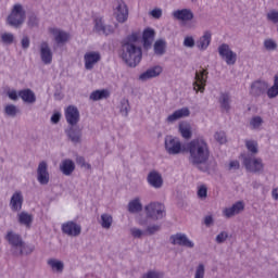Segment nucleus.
I'll use <instances>...</instances> for the list:
<instances>
[{
	"mask_svg": "<svg viewBox=\"0 0 278 278\" xmlns=\"http://www.w3.org/2000/svg\"><path fill=\"white\" fill-rule=\"evenodd\" d=\"M126 40L127 41L122 45V59L128 66L136 67L138 63L142 61V48L134 45V42H138V34L134 33L128 36Z\"/></svg>",
	"mask_w": 278,
	"mask_h": 278,
	"instance_id": "nucleus-1",
	"label": "nucleus"
},
{
	"mask_svg": "<svg viewBox=\"0 0 278 278\" xmlns=\"http://www.w3.org/2000/svg\"><path fill=\"white\" fill-rule=\"evenodd\" d=\"M192 164H205L210 160V149L203 139H193L188 144Z\"/></svg>",
	"mask_w": 278,
	"mask_h": 278,
	"instance_id": "nucleus-2",
	"label": "nucleus"
},
{
	"mask_svg": "<svg viewBox=\"0 0 278 278\" xmlns=\"http://www.w3.org/2000/svg\"><path fill=\"white\" fill-rule=\"evenodd\" d=\"M65 119L71 125L67 136L72 142H81V129L75 128V125L79 123V110L76 106L70 105L65 110Z\"/></svg>",
	"mask_w": 278,
	"mask_h": 278,
	"instance_id": "nucleus-3",
	"label": "nucleus"
},
{
	"mask_svg": "<svg viewBox=\"0 0 278 278\" xmlns=\"http://www.w3.org/2000/svg\"><path fill=\"white\" fill-rule=\"evenodd\" d=\"M5 240L11 244L12 249L14 250V255H29L34 251V248L29 245H25V242H23V238H21V235L9 231L5 236Z\"/></svg>",
	"mask_w": 278,
	"mask_h": 278,
	"instance_id": "nucleus-4",
	"label": "nucleus"
},
{
	"mask_svg": "<svg viewBox=\"0 0 278 278\" xmlns=\"http://www.w3.org/2000/svg\"><path fill=\"white\" fill-rule=\"evenodd\" d=\"M146 214L152 220H160L166 216V207L160 202H151L146 206Z\"/></svg>",
	"mask_w": 278,
	"mask_h": 278,
	"instance_id": "nucleus-5",
	"label": "nucleus"
},
{
	"mask_svg": "<svg viewBox=\"0 0 278 278\" xmlns=\"http://www.w3.org/2000/svg\"><path fill=\"white\" fill-rule=\"evenodd\" d=\"M165 149L169 155H179V153H186V147L181 144L179 138L173 136H167L165 138Z\"/></svg>",
	"mask_w": 278,
	"mask_h": 278,
	"instance_id": "nucleus-6",
	"label": "nucleus"
},
{
	"mask_svg": "<svg viewBox=\"0 0 278 278\" xmlns=\"http://www.w3.org/2000/svg\"><path fill=\"white\" fill-rule=\"evenodd\" d=\"M25 22V11L23 10V5L15 4L11 14L8 16V23L12 27H18L23 25Z\"/></svg>",
	"mask_w": 278,
	"mask_h": 278,
	"instance_id": "nucleus-7",
	"label": "nucleus"
},
{
	"mask_svg": "<svg viewBox=\"0 0 278 278\" xmlns=\"http://www.w3.org/2000/svg\"><path fill=\"white\" fill-rule=\"evenodd\" d=\"M243 165L249 173H260L264 170L262 159H255V156L250 154L243 156Z\"/></svg>",
	"mask_w": 278,
	"mask_h": 278,
	"instance_id": "nucleus-8",
	"label": "nucleus"
},
{
	"mask_svg": "<svg viewBox=\"0 0 278 278\" xmlns=\"http://www.w3.org/2000/svg\"><path fill=\"white\" fill-rule=\"evenodd\" d=\"M218 52L220 58L225 60L226 64H228L229 66L236 64L238 55L233 51H231V49H229V45L223 43L222 46H219Z\"/></svg>",
	"mask_w": 278,
	"mask_h": 278,
	"instance_id": "nucleus-9",
	"label": "nucleus"
},
{
	"mask_svg": "<svg viewBox=\"0 0 278 278\" xmlns=\"http://www.w3.org/2000/svg\"><path fill=\"white\" fill-rule=\"evenodd\" d=\"M218 52L220 58L225 60L226 64H228L229 66L236 64L238 55L233 51H231V49H229V45L223 43L222 46H219Z\"/></svg>",
	"mask_w": 278,
	"mask_h": 278,
	"instance_id": "nucleus-10",
	"label": "nucleus"
},
{
	"mask_svg": "<svg viewBox=\"0 0 278 278\" xmlns=\"http://www.w3.org/2000/svg\"><path fill=\"white\" fill-rule=\"evenodd\" d=\"M115 18L118 23H125L129 18V9L123 0H116Z\"/></svg>",
	"mask_w": 278,
	"mask_h": 278,
	"instance_id": "nucleus-11",
	"label": "nucleus"
},
{
	"mask_svg": "<svg viewBox=\"0 0 278 278\" xmlns=\"http://www.w3.org/2000/svg\"><path fill=\"white\" fill-rule=\"evenodd\" d=\"M207 84V70H202L195 73V81L193 83V89L195 92H203Z\"/></svg>",
	"mask_w": 278,
	"mask_h": 278,
	"instance_id": "nucleus-12",
	"label": "nucleus"
},
{
	"mask_svg": "<svg viewBox=\"0 0 278 278\" xmlns=\"http://www.w3.org/2000/svg\"><path fill=\"white\" fill-rule=\"evenodd\" d=\"M62 232L66 236L77 237L79 233H81V226H79L75 222H67L62 224Z\"/></svg>",
	"mask_w": 278,
	"mask_h": 278,
	"instance_id": "nucleus-13",
	"label": "nucleus"
},
{
	"mask_svg": "<svg viewBox=\"0 0 278 278\" xmlns=\"http://www.w3.org/2000/svg\"><path fill=\"white\" fill-rule=\"evenodd\" d=\"M172 244H178L179 247H187V249H192L194 243L188 239L184 233H176L170 237Z\"/></svg>",
	"mask_w": 278,
	"mask_h": 278,
	"instance_id": "nucleus-14",
	"label": "nucleus"
},
{
	"mask_svg": "<svg viewBox=\"0 0 278 278\" xmlns=\"http://www.w3.org/2000/svg\"><path fill=\"white\" fill-rule=\"evenodd\" d=\"M266 90H268V83L256 80L251 85L250 94L252 97H261Z\"/></svg>",
	"mask_w": 278,
	"mask_h": 278,
	"instance_id": "nucleus-15",
	"label": "nucleus"
},
{
	"mask_svg": "<svg viewBox=\"0 0 278 278\" xmlns=\"http://www.w3.org/2000/svg\"><path fill=\"white\" fill-rule=\"evenodd\" d=\"M101 61V54L99 52H87L85 54V68L92 71L97 62Z\"/></svg>",
	"mask_w": 278,
	"mask_h": 278,
	"instance_id": "nucleus-16",
	"label": "nucleus"
},
{
	"mask_svg": "<svg viewBox=\"0 0 278 278\" xmlns=\"http://www.w3.org/2000/svg\"><path fill=\"white\" fill-rule=\"evenodd\" d=\"M37 179L41 186H47L49 184V172L47 170V162L42 161L39 163L38 169H37Z\"/></svg>",
	"mask_w": 278,
	"mask_h": 278,
	"instance_id": "nucleus-17",
	"label": "nucleus"
},
{
	"mask_svg": "<svg viewBox=\"0 0 278 278\" xmlns=\"http://www.w3.org/2000/svg\"><path fill=\"white\" fill-rule=\"evenodd\" d=\"M174 18L177 21H182V23H186L188 21H192L194 18V13L188 9L182 10H176L173 12Z\"/></svg>",
	"mask_w": 278,
	"mask_h": 278,
	"instance_id": "nucleus-18",
	"label": "nucleus"
},
{
	"mask_svg": "<svg viewBox=\"0 0 278 278\" xmlns=\"http://www.w3.org/2000/svg\"><path fill=\"white\" fill-rule=\"evenodd\" d=\"M49 33L54 36V40L58 45H64V42H68L71 35L58 28H50Z\"/></svg>",
	"mask_w": 278,
	"mask_h": 278,
	"instance_id": "nucleus-19",
	"label": "nucleus"
},
{
	"mask_svg": "<svg viewBox=\"0 0 278 278\" xmlns=\"http://www.w3.org/2000/svg\"><path fill=\"white\" fill-rule=\"evenodd\" d=\"M188 116H190V109L182 108L168 115L166 121L167 123H175V121H179L180 118H186Z\"/></svg>",
	"mask_w": 278,
	"mask_h": 278,
	"instance_id": "nucleus-20",
	"label": "nucleus"
},
{
	"mask_svg": "<svg viewBox=\"0 0 278 278\" xmlns=\"http://www.w3.org/2000/svg\"><path fill=\"white\" fill-rule=\"evenodd\" d=\"M10 206L13 212H20V210H23V193H21V191L13 193Z\"/></svg>",
	"mask_w": 278,
	"mask_h": 278,
	"instance_id": "nucleus-21",
	"label": "nucleus"
},
{
	"mask_svg": "<svg viewBox=\"0 0 278 278\" xmlns=\"http://www.w3.org/2000/svg\"><path fill=\"white\" fill-rule=\"evenodd\" d=\"M244 210V202L238 201L231 207L225 208L223 211L224 216L226 218H231V216H236V214H240Z\"/></svg>",
	"mask_w": 278,
	"mask_h": 278,
	"instance_id": "nucleus-22",
	"label": "nucleus"
},
{
	"mask_svg": "<svg viewBox=\"0 0 278 278\" xmlns=\"http://www.w3.org/2000/svg\"><path fill=\"white\" fill-rule=\"evenodd\" d=\"M94 29L98 34H104V36H110V34H114V27L103 25V20L96 18L94 20Z\"/></svg>",
	"mask_w": 278,
	"mask_h": 278,
	"instance_id": "nucleus-23",
	"label": "nucleus"
},
{
	"mask_svg": "<svg viewBox=\"0 0 278 278\" xmlns=\"http://www.w3.org/2000/svg\"><path fill=\"white\" fill-rule=\"evenodd\" d=\"M60 170L66 177L73 175V173L75 172V162H73V160L71 159L63 160L60 164Z\"/></svg>",
	"mask_w": 278,
	"mask_h": 278,
	"instance_id": "nucleus-24",
	"label": "nucleus"
},
{
	"mask_svg": "<svg viewBox=\"0 0 278 278\" xmlns=\"http://www.w3.org/2000/svg\"><path fill=\"white\" fill-rule=\"evenodd\" d=\"M40 51L43 64H51L53 62V54L51 53V49H49V43L42 42Z\"/></svg>",
	"mask_w": 278,
	"mask_h": 278,
	"instance_id": "nucleus-25",
	"label": "nucleus"
},
{
	"mask_svg": "<svg viewBox=\"0 0 278 278\" xmlns=\"http://www.w3.org/2000/svg\"><path fill=\"white\" fill-rule=\"evenodd\" d=\"M162 73V66L156 65L152 68H149L147 72L142 73L139 76V79L142 81H146V79H152V77H157Z\"/></svg>",
	"mask_w": 278,
	"mask_h": 278,
	"instance_id": "nucleus-26",
	"label": "nucleus"
},
{
	"mask_svg": "<svg viewBox=\"0 0 278 278\" xmlns=\"http://www.w3.org/2000/svg\"><path fill=\"white\" fill-rule=\"evenodd\" d=\"M18 97H21L25 103H36V94L34 91H31V89L20 90Z\"/></svg>",
	"mask_w": 278,
	"mask_h": 278,
	"instance_id": "nucleus-27",
	"label": "nucleus"
},
{
	"mask_svg": "<svg viewBox=\"0 0 278 278\" xmlns=\"http://www.w3.org/2000/svg\"><path fill=\"white\" fill-rule=\"evenodd\" d=\"M212 42V33L206 31L204 35L198 40L197 45L198 48L201 49V51H205L207 47H210V43Z\"/></svg>",
	"mask_w": 278,
	"mask_h": 278,
	"instance_id": "nucleus-28",
	"label": "nucleus"
},
{
	"mask_svg": "<svg viewBox=\"0 0 278 278\" xmlns=\"http://www.w3.org/2000/svg\"><path fill=\"white\" fill-rule=\"evenodd\" d=\"M155 38V30L151 28H147L143 31V47L144 49H149L151 45L153 43V39Z\"/></svg>",
	"mask_w": 278,
	"mask_h": 278,
	"instance_id": "nucleus-29",
	"label": "nucleus"
},
{
	"mask_svg": "<svg viewBox=\"0 0 278 278\" xmlns=\"http://www.w3.org/2000/svg\"><path fill=\"white\" fill-rule=\"evenodd\" d=\"M148 181L150 184V186H153V188H162V176H160V174L152 172L149 174L148 176Z\"/></svg>",
	"mask_w": 278,
	"mask_h": 278,
	"instance_id": "nucleus-30",
	"label": "nucleus"
},
{
	"mask_svg": "<svg viewBox=\"0 0 278 278\" xmlns=\"http://www.w3.org/2000/svg\"><path fill=\"white\" fill-rule=\"evenodd\" d=\"M179 131H180L182 138H185V140H190V138H192V130L188 123H180Z\"/></svg>",
	"mask_w": 278,
	"mask_h": 278,
	"instance_id": "nucleus-31",
	"label": "nucleus"
},
{
	"mask_svg": "<svg viewBox=\"0 0 278 278\" xmlns=\"http://www.w3.org/2000/svg\"><path fill=\"white\" fill-rule=\"evenodd\" d=\"M108 97H110V91H108L106 89L96 90V91L91 92V94H90L91 101H99L101 99H108Z\"/></svg>",
	"mask_w": 278,
	"mask_h": 278,
	"instance_id": "nucleus-32",
	"label": "nucleus"
},
{
	"mask_svg": "<svg viewBox=\"0 0 278 278\" xmlns=\"http://www.w3.org/2000/svg\"><path fill=\"white\" fill-rule=\"evenodd\" d=\"M34 222V217L25 212L18 214V223L21 225H25L26 227H30L31 223Z\"/></svg>",
	"mask_w": 278,
	"mask_h": 278,
	"instance_id": "nucleus-33",
	"label": "nucleus"
},
{
	"mask_svg": "<svg viewBox=\"0 0 278 278\" xmlns=\"http://www.w3.org/2000/svg\"><path fill=\"white\" fill-rule=\"evenodd\" d=\"M128 211L131 214H136L137 212H142V203H140V199L136 198L135 200L130 201L128 204Z\"/></svg>",
	"mask_w": 278,
	"mask_h": 278,
	"instance_id": "nucleus-34",
	"label": "nucleus"
},
{
	"mask_svg": "<svg viewBox=\"0 0 278 278\" xmlns=\"http://www.w3.org/2000/svg\"><path fill=\"white\" fill-rule=\"evenodd\" d=\"M268 99H275L278 97V75L274 77V85L267 89Z\"/></svg>",
	"mask_w": 278,
	"mask_h": 278,
	"instance_id": "nucleus-35",
	"label": "nucleus"
},
{
	"mask_svg": "<svg viewBox=\"0 0 278 278\" xmlns=\"http://www.w3.org/2000/svg\"><path fill=\"white\" fill-rule=\"evenodd\" d=\"M154 53H156V55H164V53H166V41L162 39L156 40L154 43Z\"/></svg>",
	"mask_w": 278,
	"mask_h": 278,
	"instance_id": "nucleus-36",
	"label": "nucleus"
},
{
	"mask_svg": "<svg viewBox=\"0 0 278 278\" xmlns=\"http://www.w3.org/2000/svg\"><path fill=\"white\" fill-rule=\"evenodd\" d=\"M230 99L231 98L229 97V93H222V96L219 98V103H220L222 110L229 112V110L231 109V106L229 105Z\"/></svg>",
	"mask_w": 278,
	"mask_h": 278,
	"instance_id": "nucleus-37",
	"label": "nucleus"
},
{
	"mask_svg": "<svg viewBox=\"0 0 278 278\" xmlns=\"http://www.w3.org/2000/svg\"><path fill=\"white\" fill-rule=\"evenodd\" d=\"M49 266H51L52 270H56V273H62L64 270V263L58 261L55 258H50L48 261Z\"/></svg>",
	"mask_w": 278,
	"mask_h": 278,
	"instance_id": "nucleus-38",
	"label": "nucleus"
},
{
	"mask_svg": "<svg viewBox=\"0 0 278 278\" xmlns=\"http://www.w3.org/2000/svg\"><path fill=\"white\" fill-rule=\"evenodd\" d=\"M101 226L104 228V229H110V227H112V216L111 215H108V214H102L101 215Z\"/></svg>",
	"mask_w": 278,
	"mask_h": 278,
	"instance_id": "nucleus-39",
	"label": "nucleus"
},
{
	"mask_svg": "<svg viewBox=\"0 0 278 278\" xmlns=\"http://www.w3.org/2000/svg\"><path fill=\"white\" fill-rule=\"evenodd\" d=\"M245 147H247L248 151H250V153H252L253 155H255L258 151L257 150V141L247 140Z\"/></svg>",
	"mask_w": 278,
	"mask_h": 278,
	"instance_id": "nucleus-40",
	"label": "nucleus"
},
{
	"mask_svg": "<svg viewBox=\"0 0 278 278\" xmlns=\"http://www.w3.org/2000/svg\"><path fill=\"white\" fill-rule=\"evenodd\" d=\"M264 47L267 49V51H275V49H277V42H275L273 39H266L264 41Z\"/></svg>",
	"mask_w": 278,
	"mask_h": 278,
	"instance_id": "nucleus-41",
	"label": "nucleus"
},
{
	"mask_svg": "<svg viewBox=\"0 0 278 278\" xmlns=\"http://www.w3.org/2000/svg\"><path fill=\"white\" fill-rule=\"evenodd\" d=\"M1 38H2V42H4V45H12V42H14V35H12L10 33L2 34Z\"/></svg>",
	"mask_w": 278,
	"mask_h": 278,
	"instance_id": "nucleus-42",
	"label": "nucleus"
},
{
	"mask_svg": "<svg viewBox=\"0 0 278 278\" xmlns=\"http://www.w3.org/2000/svg\"><path fill=\"white\" fill-rule=\"evenodd\" d=\"M215 140H217L219 144H225V142H227V136L224 131L216 132Z\"/></svg>",
	"mask_w": 278,
	"mask_h": 278,
	"instance_id": "nucleus-43",
	"label": "nucleus"
},
{
	"mask_svg": "<svg viewBox=\"0 0 278 278\" xmlns=\"http://www.w3.org/2000/svg\"><path fill=\"white\" fill-rule=\"evenodd\" d=\"M262 117L255 116L251 119L250 125L253 127V129H257L262 125Z\"/></svg>",
	"mask_w": 278,
	"mask_h": 278,
	"instance_id": "nucleus-44",
	"label": "nucleus"
},
{
	"mask_svg": "<svg viewBox=\"0 0 278 278\" xmlns=\"http://www.w3.org/2000/svg\"><path fill=\"white\" fill-rule=\"evenodd\" d=\"M198 197L199 199H206L207 198V187L204 185L200 186L198 189Z\"/></svg>",
	"mask_w": 278,
	"mask_h": 278,
	"instance_id": "nucleus-45",
	"label": "nucleus"
},
{
	"mask_svg": "<svg viewBox=\"0 0 278 278\" xmlns=\"http://www.w3.org/2000/svg\"><path fill=\"white\" fill-rule=\"evenodd\" d=\"M205 277V266L203 264H200L195 270L194 278H203Z\"/></svg>",
	"mask_w": 278,
	"mask_h": 278,
	"instance_id": "nucleus-46",
	"label": "nucleus"
},
{
	"mask_svg": "<svg viewBox=\"0 0 278 278\" xmlns=\"http://www.w3.org/2000/svg\"><path fill=\"white\" fill-rule=\"evenodd\" d=\"M5 114H8V116H16V106L14 104L7 105Z\"/></svg>",
	"mask_w": 278,
	"mask_h": 278,
	"instance_id": "nucleus-47",
	"label": "nucleus"
},
{
	"mask_svg": "<svg viewBox=\"0 0 278 278\" xmlns=\"http://www.w3.org/2000/svg\"><path fill=\"white\" fill-rule=\"evenodd\" d=\"M130 233H131L132 238H142L144 232L138 228H131Z\"/></svg>",
	"mask_w": 278,
	"mask_h": 278,
	"instance_id": "nucleus-48",
	"label": "nucleus"
},
{
	"mask_svg": "<svg viewBox=\"0 0 278 278\" xmlns=\"http://www.w3.org/2000/svg\"><path fill=\"white\" fill-rule=\"evenodd\" d=\"M129 102L126 101L124 103H122V108H121V114H123L124 116H127V114H129Z\"/></svg>",
	"mask_w": 278,
	"mask_h": 278,
	"instance_id": "nucleus-49",
	"label": "nucleus"
},
{
	"mask_svg": "<svg viewBox=\"0 0 278 278\" xmlns=\"http://www.w3.org/2000/svg\"><path fill=\"white\" fill-rule=\"evenodd\" d=\"M184 46L189 47V48L194 47V38L186 37L185 40H184Z\"/></svg>",
	"mask_w": 278,
	"mask_h": 278,
	"instance_id": "nucleus-50",
	"label": "nucleus"
},
{
	"mask_svg": "<svg viewBox=\"0 0 278 278\" xmlns=\"http://www.w3.org/2000/svg\"><path fill=\"white\" fill-rule=\"evenodd\" d=\"M151 16H153V18H162V9H153Z\"/></svg>",
	"mask_w": 278,
	"mask_h": 278,
	"instance_id": "nucleus-51",
	"label": "nucleus"
},
{
	"mask_svg": "<svg viewBox=\"0 0 278 278\" xmlns=\"http://www.w3.org/2000/svg\"><path fill=\"white\" fill-rule=\"evenodd\" d=\"M238 168H240V162L231 161L229 163V170H238Z\"/></svg>",
	"mask_w": 278,
	"mask_h": 278,
	"instance_id": "nucleus-52",
	"label": "nucleus"
},
{
	"mask_svg": "<svg viewBox=\"0 0 278 278\" xmlns=\"http://www.w3.org/2000/svg\"><path fill=\"white\" fill-rule=\"evenodd\" d=\"M147 231L150 236H152V233L160 231V226H157V225L150 226V227H148Z\"/></svg>",
	"mask_w": 278,
	"mask_h": 278,
	"instance_id": "nucleus-53",
	"label": "nucleus"
},
{
	"mask_svg": "<svg viewBox=\"0 0 278 278\" xmlns=\"http://www.w3.org/2000/svg\"><path fill=\"white\" fill-rule=\"evenodd\" d=\"M226 240H227V232H222V233L217 235V237H216V241L219 243L224 242Z\"/></svg>",
	"mask_w": 278,
	"mask_h": 278,
	"instance_id": "nucleus-54",
	"label": "nucleus"
},
{
	"mask_svg": "<svg viewBox=\"0 0 278 278\" xmlns=\"http://www.w3.org/2000/svg\"><path fill=\"white\" fill-rule=\"evenodd\" d=\"M60 118H62V115L60 113H54L51 117V122L58 124L60 123Z\"/></svg>",
	"mask_w": 278,
	"mask_h": 278,
	"instance_id": "nucleus-55",
	"label": "nucleus"
},
{
	"mask_svg": "<svg viewBox=\"0 0 278 278\" xmlns=\"http://www.w3.org/2000/svg\"><path fill=\"white\" fill-rule=\"evenodd\" d=\"M9 98L12 101H16V99H18V93L16 92V90L9 91Z\"/></svg>",
	"mask_w": 278,
	"mask_h": 278,
	"instance_id": "nucleus-56",
	"label": "nucleus"
},
{
	"mask_svg": "<svg viewBox=\"0 0 278 278\" xmlns=\"http://www.w3.org/2000/svg\"><path fill=\"white\" fill-rule=\"evenodd\" d=\"M22 47H23V49H28L29 48V38L28 37H24L22 39Z\"/></svg>",
	"mask_w": 278,
	"mask_h": 278,
	"instance_id": "nucleus-57",
	"label": "nucleus"
},
{
	"mask_svg": "<svg viewBox=\"0 0 278 278\" xmlns=\"http://www.w3.org/2000/svg\"><path fill=\"white\" fill-rule=\"evenodd\" d=\"M212 223H214V219L212 218V216H206L204 218V224L208 227V225H212Z\"/></svg>",
	"mask_w": 278,
	"mask_h": 278,
	"instance_id": "nucleus-58",
	"label": "nucleus"
},
{
	"mask_svg": "<svg viewBox=\"0 0 278 278\" xmlns=\"http://www.w3.org/2000/svg\"><path fill=\"white\" fill-rule=\"evenodd\" d=\"M79 162H84V157H80V159H79Z\"/></svg>",
	"mask_w": 278,
	"mask_h": 278,
	"instance_id": "nucleus-59",
	"label": "nucleus"
},
{
	"mask_svg": "<svg viewBox=\"0 0 278 278\" xmlns=\"http://www.w3.org/2000/svg\"><path fill=\"white\" fill-rule=\"evenodd\" d=\"M28 23H29V25H31V20Z\"/></svg>",
	"mask_w": 278,
	"mask_h": 278,
	"instance_id": "nucleus-60",
	"label": "nucleus"
}]
</instances>
